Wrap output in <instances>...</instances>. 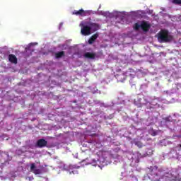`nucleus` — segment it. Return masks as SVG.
<instances>
[{"instance_id": "nucleus-18", "label": "nucleus", "mask_w": 181, "mask_h": 181, "mask_svg": "<svg viewBox=\"0 0 181 181\" xmlns=\"http://www.w3.org/2000/svg\"><path fill=\"white\" fill-rule=\"evenodd\" d=\"M180 147L181 148V144L180 145Z\"/></svg>"}, {"instance_id": "nucleus-14", "label": "nucleus", "mask_w": 181, "mask_h": 181, "mask_svg": "<svg viewBox=\"0 0 181 181\" xmlns=\"http://www.w3.org/2000/svg\"><path fill=\"white\" fill-rule=\"evenodd\" d=\"M139 28H141V24L139 25L138 23H136L134 26V30H139Z\"/></svg>"}, {"instance_id": "nucleus-7", "label": "nucleus", "mask_w": 181, "mask_h": 181, "mask_svg": "<svg viewBox=\"0 0 181 181\" xmlns=\"http://www.w3.org/2000/svg\"><path fill=\"white\" fill-rule=\"evenodd\" d=\"M88 23H89V26L90 28V30L92 32H97V30H99L100 29V24L97 23H93L91 21H88Z\"/></svg>"}, {"instance_id": "nucleus-6", "label": "nucleus", "mask_w": 181, "mask_h": 181, "mask_svg": "<svg viewBox=\"0 0 181 181\" xmlns=\"http://www.w3.org/2000/svg\"><path fill=\"white\" fill-rule=\"evenodd\" d=\"M30 170L32 173H34V175H42V170L36 168V163H35L30 164Z\"/></svg>"}, {"instance_id": "nucleus-13", "label": "nucleus", "mask_w": 181, "mask_h": 181, "mask_svg": "<svg viewBox=\"0 0 181 181\" xmlns=\"http://www.w3.org/2000/svg\"><path fill=\"white\" fill-rule=\"evenodd\" d=\"M63 57H64V51H61L55 54L56 59H60Z\"/></svg>"}, {"instance_id": "nucleus-2", "label": "nucleus", "mask_w": 181, "mask_h": 181, "mask_svg": "<svg viewBox=\"0 0 181 181\" xmlns=\"http://www.w3.org/2000/svg\"><path fill=\"white\" fill-rule=\"evenodd\" d=\"M151 179L153 181H159L160 180V173H162V170L158 168V166L155 165L149 168Z\"/></svg>"}, {"instance_id": "nucleus-16", "label": "nucleus", "mask_w": 181, "mask_h": 181, "mask_svg": "<svg viewBox=\"0 0 181 181\" xmlns=\"http://www.w3.org/2000/svg\"><path fill=\"white\" fill-rule=\"evenodd\" d=\"M135 145H136V146H138L139 148H142L143 146V144L142 143H141V141H136Z\"/></svg>"}, {"instance_id": "nucleus-10", "label": "nucleus", "mask_w": 181, "mask_h": 181, "mask_svg": "<svg viewBox=\"0 0 181 181\" xmlns=\"http://www.w3.org/2000/svg\"><path fill=\"white\" fill-rule=\"evenodd\" d=\"M8 61L13 64H18V58L14 54H10L8 55Z\"/></svg>"}, {"instance_id": "nucleus-17", "label": "nucleus", "mask_w": 181, "mask_h": 181, "mask_svg": "<svg viewBox=\"0 0 181 181\" xmlns=\"http://www.w3.org/2000/svg\"><path fill=\"white\" fill-rule=\"evenodd\" d=\"M31 46H33V44H30L28 47L25 48V50H30Z\"/></svg>"}, {"instance_id": "nucleus-4", "label": "nucleus", "mask_w": 181, "mask_h": 181, "mask_svg": "<svg viewBox=\"0 0 181 181\" xmlns=\"http://www.w3.org/2000/svg\"><path fill=\"white\" fill-rule=\"evenodd\" d=\"M115 78L117 81V83H124L127 80V72H119L115 75Z\"/></svg>"}, {"instance_id": "nucleus-8", "label": "nucleus", "mask_w": 181, "mask_h": 181, "mask_svg": "<svg viewBox=\"0 0 181 181\" xmlns=\"http://www.w3.org/2000/svg\"><path fill=\"white\" fill-rule=\"evenodd\" d=\"M141 28L144 32H148L149 29H151V24L148 23L146 21H143L141 23Z\"/></svg>"}, {"instance_id": "nucleus-12", "label": "nucleus", "mask_w": 181, "mask_h": 181, "mask_svg": "<svg viewBox=\"0 0 181 181\" xmlns=\"http://www.w3.org/2000/svg\"><path fill=\"white\" fill-rule=\"evenodd\" d=\"M98 37V34H94L93 35H92L89 40H88V44L89 45H93V43H94V42H95L96 39Z\"/></svg>"}, {"instance_id": "nucleus-5", "label": "nucleus", "mask_w": 181, "mask_h": 181, "mask_svg": "<svg viewBox=\"0 0 181 181\" xmlns=\"http://www.w3.org/2000/svg\"><path fill=\"white\" fill-rule=\"evenodd\" d=\"M90 13H91V11H84L83 8L78 11L74 10L72 13L73 15H76V16H87Z\"/></svg>"}, {"instance_id": "nucleus-9", "label": "nucleus", "mask_w": 181, "mask_h": 181, "mask_svg": "<svg viewBox=\"0 0 181 181\" xmlns=\"http://www.w3.org/2000/svg\"><path fill=\"white\" fill-rule=\"evenodd\" d=\"M36 146L37 148H45L47 146V141L43 139H39L36 143Z\"/></svg>"}, {"instance_id": "nucleus-15", "label": "nucleus", "mask_w": 181, "mask_h": 181, "mask_svg": "<svg viewBox=\"0 0 181 181\" xmlns=\"http://www.w3.org/2000/svg\"><path fill=\"white\" fill-rule=\"evenodd\" d=\"M173 4H175V5H180L181 0H171Z\"/></svg>"}, {"instance_id": "nucleus-11", "label": "nucleus", "mask_w": 181, "mask_h": 181, "mask_svg": "<svg viewBox=\"0 0 181 181\" xmlns=\"http://www.w3.org/2000/svg\"><path fill=\"white\" fill-rule=\"evenodd\" d=\"M97 55L95 54V52H86L84 54H83V57L86 58V59H92L93 60H94V59H95V57Z\"/></svg>"}, {"instance_id": "nucleus-3", "label": "nucleus", "mask_w": 181, "mask_h": 181, "mask_svg": "<svg viewBox=\"0 0 181 181\" xmlns=\"http://www.w3.org/2000/svg\"><path fill=\"white\" fill-rule=\"evenodd\" d=\"M80 26H81V33L83 35V36H88L91 35V28L88 21H85L81 23Z\"/></svg>"}, {"instance_id": "nucleus-1", "label": "nucleus", "mask_w": 181, "mask_h": 181, "mask_svg": "<svg viewBox=\"0 0 181 181\" xmlns=\"http://www.w3.org/2000/svg\"><path fill=\"white\" fill-rule=\"evenodd\" d=\"M158 40L160 43H169L173 40V35L169 34L168 30H161L158 33Z\"/></svg>"}]
</instances>
